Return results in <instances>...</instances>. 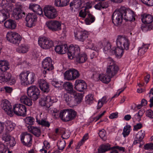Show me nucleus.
<instances>
[{
	"instance_id": "obj_48",
	"label": "nucleus",
	"mask_w": 153,
	"mask_h": 153,
	"mask_svg": "<svg viewBox=\"0 0 153 153\" xmlns=\"http://www.w3.org/2000/svg\"><path fill=\"white\" fill-rule=\"evenodd\" d=\"M131 130V129L130 125H126L123 128L122 132V134L123 136L125 137L128 136Z\"/></svg>"
},
{
	"instance_id": "obj_24",
	"label": "nucleus",
	"mask_w": 153,
	"mask_h": 153,
	"mask_svg": "<svg viewBox=\"0 0 153 153\" xmlns=\"http://www.w3.org/2000/svg\"><path fill=\"white\" fill-rule=\"evenodd\" d=\"M68 49V47L66 45L56 46L54 48L55 51L59 54H64L66 53Z\"/></svg>"
},
{
	"instance_id": "obj_44",
	"label": "nucleus",
	"mask_w": 153,
	"mask_h": 153,
	"mask_svg": "<svg viewBox=\"0 0 153 153\" xmlns=\"http://www.w3.org/2000/svg\"><path fill=\"white\" fill-rule=\"evenodd\" d=\"M82 4L81 0H74L70 3V6L72 9H77L80 8Z\"/></svg>"
},
{
	"instance_id": "obj_57",
	"label": "nucleus",
	"mask_w": 153,
	"mask_h": 153,
	"mask_svg": "<svg viewBox=\"0 0 153 153\" xmlns=\"http://www.w3.org/2000/svg\"><path fill=\"white\" fill-rule=\"evenodd\" d=\"M106 112L105 111H104L102 112H101L99 113L98 115L95 117H91L90 118L91 121L96 122L100 118H101L105 114Z\"/></svg>"
},
{
	"instance_id": "obj_64",
	"label": "nucleus",
	"mask_w": 153,
	"mask_h": 153,
	"mask_svg": "<svg viewBox=\"0 0 153 153\" xmlns=\"http://www.w3.org/2000/svg\"><path fill=\"white\" fill-rule=\"evenodd\" d=\"M149 96L150 98V101L151 102L150 107H152L153 105V87L150 89L149 93Z\"/></svg>"
},
{
	"instance_id": "obj_55",
	"label": "nucleus",
	"mask_w": 153,
	"mask_h": 153,
	"mask_svg": "<svg viewBox=\"0 0 153 153\" xmlns=\"http://www.w3.org/2000/svg\"><path fill=\"white\" fill-rule=\"evenodd\" d=\"M107 102L106 97H103L99 100L98 102L97 108L99 109L101 108L103 105L106 103Z\"/></svg>"
},
{
	"instance_id": "obj_1",
	"label": "nucleus",
	"mask_w": 153,
	"mask_h": 153,
	"mask_svg": "<svg viewBox=\"0 0 153 153\" xmlns=\"http://www.w3.org/2000/svg\"><path fill=\"white\" fill-rule=\"evenodd\" d=\"M136 16V14L133 10L122 7L114 12L112 17V22L115 25H119L121 24L123 19L126 21H134Z\"/></svg>"
},
{
	"instance_id": "obj_14",
	"label": "nucleus",
	"mask_w": 153,
	"mask_h": 153,
	"mask_svg": "<svg viewBox=\"0 0 153 153\" xmlns=\"http://www.w3.org/2000/svg\"><path fill=\"white\" fill-rule=\"evenodd\" d=\"M1 106L5 112L10 117L13 116V111L10 102L7 100L4 99L1 101Z\"/></svg>"
},
{
	"instance_id": "obj_60",
	"label": "nucleus",
	"mask_w": 153,
	"mask_h": 153,
	"mask_svg": "<svg viewBox=\"0 0 153 153\" xmlns=\"http://www.w3.org/2000/svg\"><path fill=\"white\" fill-rule=\"evenodd\" d=\"M87 42L86 48L95 51L97 50V48L94 47V45L93 43H92L91 40L90 39L88 40Z\"/></svg>"
},
{
	"instance_id": "obj_12",
	"label": "nucleus",
	"mask_w": 153,
	"mask_h": 153,
	"mask_svg": "<svg viewBox=\"0 0 153 153\" xmlns=\"http://www.w3.org/2000/svg\"><path fill=\"white\" fill-rule=\"evenodd\" d=\"M37 20V16L33 13H29L26 16L25 20L26 26L31 27L35 26Z\"/></svg>"
},
{
	"instance_id": "obj_20",
	"label": "nucleus",
	"mask_w": 153,
	"mask_h": 153,
	"mask_svg": "<svg viewBox=\"0 0 153 153\" xmlns=\"http://www.w3.org/2000/svg\"><path fill=\"white\" fill-rule=\"evenodd\" d=\"M29 8L38 15L42 16H43L42 9L39 5L37 4L31 3L29 4Z\"/></svg>"
},
{
	"instance_id": "obj_23",
	"label": "nucleus",
	"mask_w": 153,
	"mask_h": 153,
	"mask_svg": "<svg viewBox=\"0 0 153 153\" xmlns=\"http://www.w3.org/2000/svg\"><path fill=\"white\" fill-rule=\"evenodd\" d=\"M124 50L123 48L118 46L117 48L113 47L112 48V51H110V55H115L117 58H120L123 54Z\"/></svg>"
},
{
	"instance_id": "obj_5",
	"label": "nucleus",
	"mask_w": 153,
	"mask_h": 153,
	"mask_svg": "<svg viewBox=\"0 0 153 153\" xmlns=\"http://www.w3.org/2000/svg\"><path fill=\"white\" fill-rule=\"evenodd\" d=\"M12 110L13 113L18 116H25L27 114V108L24 105L16 103L13 106Z\"/></svg>"
},
{
	"instance_id": "obj_45",
	"label": "nucleus",
	"mask_w": 153,
	"mask_h": 153,
	"mask_svg": "<svg viewBox=\"0 0 153 153\" xmlns=\"http://www.w3.org/2000/svg\"><path fill=\"white\" fill-rule=\"evenodd\" d=\"M48 100V96L44 97L41 98L39 101V104L42 106L49 108L50 106L49 101Z\"/></svg>"
},
{
	"instance_id": "obj_41",
	"label": "nucleus",
	"mask_w": 153,
	"mask_h": 153,
	"mask_svg": "<svg viewBox=\"0 0 153 153\" xmlns=\"http://www.w3.org/2000/svg\"><path fill=\"white\" fill-rule=\"evenodd\" d=\"M28 72L29 73L27 76L28 80H27L26 85L33 84L36 79V75L35 73L29 71Z\"/></svg>"
},
{
	"instance_id": "obj_63",
	"label": "nucleus",
	"mask_w": 153,
	"mask_h": 153,
	"mask_svg": "<svg viewBox=\"0 0 153 153\" xmlns=\"http://www.w3.org/2000/svg\"><path fill=\"white\" fill-rule=\"evenodd\" d=\"M88 138L89 136L88 134H85L83 136L82 139L79 142L78 144V146H80L82 145L83 143L88 139Z\"/></svg>"
},
{
	"instance_id": "obj_32",
	"label": "nucleus",
	"mask_w": 153,
	"mask_h": 153,
	"mask_svg": "<svg viewBox=\"0 0 153 153\" xmlns=\"http://www.w3.org/2000/svg\"><path fill=\"white\" fill-rule=\"evenodd\" d=\"M20 101L21 103L28 106L32 105L33 104L32 100L25 95H23L21 97Z\"/></svg>"
},
{
	"instance_id": "obj_17",
	"label": "nucleus",
	"mask_w": 153,
	"mask_h": 153,
	"mask_svg": "<svg viewBox=\"0 0 153 153\" xmlns=\"http://www.w3.org/2000/svg\"><path fill=\"white\" fill-rule=\"evenodd\" d=\"M75 39L80 41L83 42L89 34L86 31L76 30L74 32Z\"/></svg>"
},
{
	"instance_id": "obj_29",
	"label": "nucleus",
	"mask_w": 153,
	"mask_h": 153,
	"mask_svg": "<svg viewBox=\"0 0 153 153\" xmlns=\"http://www.w3.org/2000/svg\"><path fill=\"white\" fill-rule=\"evenodd\" d=\"M111 76L107 74H100L99 76V78L100 80L103 83L105 84H108L111 80Z\"/></svg>"
},
{
	"instance_id": "obj_9",
	"label": "nucleus",
	"mask_w": 153,
	"mask_h": 153,
	"mask_svg": "<svg viewBox=\"0 0 153 153\" xmlns=\"http://www.w3.org/2000/svg\"><path fill=\"white\" fill-rule=\"evenodd\" d=\"M6 38L9 42L13 44L20 42L22 39L21 36L18 33L11 31L7 33Z\"/></svg>"
},
{
	"instance_id": "obj_10",
	"label": "nucleus",
	"mask_w": 153,
	"mask_h": 153,
	"mask_svg": "<svg viewBox=\"0 0 153 153\" xmlns=\"http://www.w3.org/2000/svg\"><path fill=\"white\" fill-rule=\"evenodd\" d=\"M42 66L45 70L43 72L44 74H46L48 71H51L54 69L52 59L50 57H47L43 60Z\"/></svg>"
},
{
	"instance_id": "obj_58",
	"label": "nucleus",
	"mask_w": 153,
	"mask_h": 153,
	"mask_svg": "<svg viewBox=\"0 0 153 153\" xmlns=\"http://www.w3.org/2000/svg\"><path fill=\"white\" fill-rule=\"evenodd\" d=\"M111 44L109 43H107L103 48V51L105 53L110 54V51H112V48H111Z\"/></svg>"
},
{
	"instance_id": "obj_47",
	"label": "nucleus",
	"mask_w": 153,
	"mask_h": 153,
	"mask_svg": "<svg viewBox=\"0 0 153 153\" xmlns=\"http://www.w3.org/2000/svg\"><path fill=\"white\" fill-rule=\"evenodd\" d=\"M59 117L61 120L63 121H68L66 109H63L60 111Z\"/></svg>"
},
{
	"instance_id": "obj_25",
	"label": "nucleus",
	"mask_w": 153,
	"mask_h": 153,
	"mask_svg": "<svg viewBox=\"0 0 153 153\" xmlns=\"http://www.w3.org/2000/svg\"><path fill=\"white\" fill-rule=\"evenodd\" d=\"M29 71L25 70L21 73L19 75L21 82L23 85H26L28 80L27 76L29 74Z\"/></svg>"
},
{
	"instance_id": "obj_13",
	"label": "nucleus",
	"mask_w": 153,
	"mask_h": 153,
	"mask_svg": "<svg viewBox=\"0 0 153 153\" xmlns=\"http://www.w3.org/2000/svg\"><path fill=\"white\" fill-rule=\"evenodd\" d=\"M80 49L79 46L77 45H71L68 47L67 54L69 59H72L79 53Z\"/></svg>"
},
{
	"instance_id": "obj_49",
	"label": "nucleus",
	"mask_w": 153,
	"mask_h": 153,
	"mask_svg": "<svg viewBox=\"0 0 153 153\" xmlns=\"http://www.w3.org/2000/svg\"><path fill=\"white\" fill-rule=\"evenodd\" d=\"M149 46L147 45H143L138 48V54L140 56H143L147 51Z\"/></svg>"
},
{
	"instance_id": "obj_28",
	"label": "nucleus",
	"mask_w": 153,
	"mask_h": 153,
	"mask_svg": "<svg viewBox=\"0 0 153 153\" xmlns=\"http://www.w3.org/2000/svg\"><path fill=\"white\" fill-rule=\"evenodd\" d=\"M145 135V131L141 130L139 131L136 135L134 141V144H136L141 142L143 138Z\"/></svg>"
},
{
	"instance_id": "obj_3",
	"label": "nucleus",
	"mask_w": 153,
	"mask_h": 153,
	"mask_svg": "<svg viewBox=\"0 0 153 153\" xmlns=\"http://www.w3.org/2000/svg\"><path fill=\"white\" fill-rule=\"evenodd\" d=\"M43 12L45 16L48 19H54L58 16L56 9L51 5H46L43 8Z\"/></svg>"
},
{
	"instance_id": "obj_59",
	"label": "nucleus",
	"mask_w": 153,
	"mask_h": 153,
	"mask_svg": "<svg viewBox=\"0 0 153 153\" xmlns=\"http://www.w3.org/2000/svg\"><path fill=\"white\" fill-rule=\"evenodd\" d=\"M66 142L64 140L59 141L57 143V145L59 150H62L65 146Z\"/></svg>"
},
{
	"instance_id": "obj_40",
	"label": "nucleus",
	"mask_w": 153,
	"mask_h": 153,
	"mask_svg": "<svg viewBox=\"0 0 153 153\" xmlns=\"http://www.w3.org/2000/svg\"><path fill=\"white\" fill-rule=\"evenodd\" d=\"M28 131L36 137H39L41 134L40 129L37 127L29 126L28 127Z\"/></svg>"
},
{
	"instance_id": "obj_56",
	"label": "nucleus",
	"mask_w": 153,
	"mask_h": 153,
	"mask_svg": "<svg viewBox=\"0 0 153 153\" xmlns=\"http://www.w3.org/2000/svg\"><path fill=\"white\" fill-rule=\"evenodd\" d=\"M150 77V75L149 74H147L144 78L145 82H144L142 81H141L138 84V86L139 87H141L142 86H144L146 85V84H147L149 82Z\"/></svg>"
},
{
	"instance_id": "obj_21",
	"label": "nucleus",
	"mask_w": 153,
	"mask_h": 153,
	"mask_svg": "<svg viewBox=\"0 0 153 153\" xmlns=\"http://www.w3.org/2000/svg\"><path fill=\"white\" fill-rule=\"evenodd\" d=\"M0 7H1L3 9L6 11H9L11 13L13 8V5L10 4L7 0H0Z\"/></svg>"
},
{
	"instance_id": "obj_22",
	"label": "nucleus",
	"mask_w": 153,
	"mask_h": 153,
	"mask_svg": "<svg viewBox=\"0 0 153 153\" xmlns=\"http://www.w3.org/2000/svg\"><path fill=\"white\" fill-rule=\"evenodd\" d=\"M12 10V15L16 19L21 18L25 16V13L20 8H16L14 9L13 7Z\"/></svg>"
},
{
	"instance_id": "obj_50",
	"label": "nucleus",
	"mask_w": 153,
	"mask_h": 153,
	"mask_svg": "<svg viewBox=\"0 0 153 153\" xmlns=\"http://www.w3.org/2000/svg\"><path fill=\"white\" fill-rule=\"evenodd\" d=\"M108 6V4L107 2L99 3L96 4L94 8L97 10H101L102 9L107 8Z\"/></svg>"
},
{
	"instance_id": "obj_52",
	"label": "nucleus",
	"mask_w": 153,
	"mask_h": 153,
	"mask_svg": "<svg viewBox=\"0 0 153 153\" xmlns=\"http://www.w3.org/2000/svg\"><path fill=\"white\" fill-rule=\"evenodd\" d=\"M36 122L39 124L48 127L50 126V123L46 119H42L41 120H39L38 115L36 117Z\"/></svg>"
},
{
	"instance_id": "obj_51",
	"label": "nucleus",
	"mask_w": 153,
	"mask_h": 153,
	"mask_svg": "<svg viewBox=\"0 0 153 153\" xmlns=\"http://www.w3.org/2000/svg\"><path fill=\"white\" fill-rule=\"evenodd\" d=\"M72 95L75 99V100L77 103H79L82 100L83 96L80 93H77L76 91Z\"/></svg>"
},
{
	"instance_id": "obj_35",
	"label": "nucleus",
	"mask_w": 153,
	"mask_h": 153,
	"mask_svg": "<svg viewBox=\"0 0 153 153\" xmlns=\"http://www.w3.org/2000/svg\"><path fill=\"white\" fill-rule=\"evenodd\" d=\"M71 95H72L69 93L65 94L64 95V98L67 104L71 107L74 106L75 104L74 103L73 98Z\"/></svg>"
},
{
	"instance_id": "obj_18",
	"label": "nucleus",
	"mask_w": 153,
	"mask_h": 153,
	"mask_svg": "<svg viewBox=\"0 0 153 153\" xmlns=\"http://www.w3.org/2000/svg\"><path fill=\"white\" fill-rule=\"evenodd\" d=\"M2 139L9 147L13 146L16 143L15 138L7 134H4Z\"/></svg>"
},
{
	"instance_id": "obj_16",
	"label": "nucleus",
	"mask_w": 153,
	"mask_h": 153,
	"mask_svg": "<svg viewBox=\"0 0 153 153\" xmlns=\"http://www.w3.org/2000/svg\"><path fill=\"white\" fill-rule=\"evenodd\" d=\"M38 86L43 93H47L50 90L49 83L45 79H40L38 80Z\"/></svg>"
},
{
	"instance_id": "obj_8",
	"label": "nucleus",
	"mask_w": 153,
	"mask_h": 153,
	"mask_svg": "<svg viewBox=\"0 0 153 153\" xmlns=\"http://www.w3.org/2000/svg\"><path fill=\"white\" fill-rule=\"evenodd\" d=\"M79 76V72L76 70L71 68L66 71L64 73L65 79L72 81L77 78Z\"/></svg>"
},
{
	"instance_id": "obj_36",
	"label": "nucleus",
	"mask_w": 153,
	"mask_h": 153,
	"mask_svg": "<svg viewBox=\"0 0 153 153\" xmlns=\"http://www.w3.org/2000/svg\"><path fill=\"white\" fill-rule=\"evenodd\" d=\"M10 13L4 10H0V23L3 22L10 17Z\"/></svg>"
},
{
	"instance_id": "obj_39",
	"label": "nucleus",
	"mask_w": 153,
	"mask_h": 153,
	"mask_svg": "<svg viewBox=\"0 0 153 153\" xmlns=\"http://www.w3.org/2000/svg\"><path fill=\"white\" fill-rule=\"evenodd\" d=\"M10 68L9 64L6 60L0 61V70L2 71H5L8 70Z\"/></svg>"
},
{
	"instance_id": "obj_11",
	"label": "nucleus",
	"mask_w": 153,
	"mask_h": 153,
	"mask_svg": "<svg viewBox=\"0 0 153 153\" xmlns=\"http://www.w3.org/2000/svg\"><path fill=\"white\" fill-rule=\"evenodd\" d=\"M86 15H87V17L85 19V23L86 24L89 25L94 22L95 19L94 16L86 11L85 9L84 8L81 10L79 13V16L82 18H84Z\"/></svg>"
},
{
	"instance_id": "obj_53",
	"label": "nucleus",
	"mask_w": 153,
	"mask_h": 153,
	"mask_svg": "<svg viewBox=\"0 0 153 153\" xmlns=\"http://www.w3.org/2000/svg\"><path fill=\"white\" fill-rule=\"evenodd\" d=\"M7 82L10 85H13L16 82V79L15 77L12 76L10 74H7Z\"/></svg>"
},
{
	"instance_id": "obj_62",
	"label": "nucleus",
	"mask_w": 153,
	"mask_h": 153,
	"mask_svg": "<svg viewBox=\"0 0 153 153\" xmlns=\"http://www.w3.org/2000/svg\"><path fill=\"white\" fill-rule=\"evenodd\" d=\"M93 96L92 94H88L87 95L85 98V101H86L87 103L90 104L91 103L93 100Z\"/></svg>"
},
{
	"instance_id": "obj_31",
	"label": "nucleus",
	"mask_w": 153,
	"mask_h": 153,
	"mask_svg": "<svg viewBox=\"0 0 153 153\" xmlns=\"http://www.w3.org/2000/svg\"><path fill=\"white\" fill-rule=\"evenodd\" d=\"M75 56L76 62L79 63H83L87 59V55L84 53H79Z\"/></svg>"
},
{
	"instance_id": "obj_27",
	"label": "nucleus",
	"mask_w": 153,
	"mask_h": 153,
	"mask_svg": "<svg viewBox=\"0 0 153 153\" xmlns=\"http://www.w3.org/2000/svg\"><path fill=\"white\" fill-rule=\"evenodd\" d=\"M16 22L10 19L6 21L4 23V27L8 29H14L16 28Z\"/></svg>"
},
{
	"instance_id": "obj_54",
	"label": "nucleus",
	"mask_w": 153,
	"mask_h": 153,
	"mask_svg": "<svg viewBox=\"0 0 153 153\" xmlns=\"http://www.w3.org/2000/svg\"><path fill=\"white\" fill-rule=\"evenodd\" d=\"M35 120V119L31 117H27L24 119V123L26 124L29 125L33 124Z\"/></svg>"
},
{
	"instance_id": "obj_26",
	"label": "nucleus",
	"mask_w": 153,
	"mask_h": 153,
	"mask_svg": "<svg viewBox=\"0 0 153 153\" xmlns=\"http://www.w3.org/2000/svg\"><path fill=\"white\" fill-rule=\"evenodd\" d=\"M118 70V66L116 64L108 65L106 71V72L111 76H114L117 72Z\"/></svg>"
},
{
	"instance_id": "obj_61",
	"label": "nucleus",
	"mask_w": 153,
	"mask_h": 153,
	"mask_svg": "<svg viewBox=\"0 0 153 153\" xmlns=\"http://www.w3.org/2000/svg\"><path fill=\"white\" fill-rule=\"evenodd\" d=\"M52 84L55 88H58L60 87L62 85V83L61 82H58L55 79H53L52 81Z\"/></svg>"
},
{
	"instance_id": "obj_38",
	"label": "nucleus",
	"mask_w": 153,
	"mask_h": 153,
	"mask_svg": "<svg viewBox=\"0 0 153 153\" xmlns=\"http://www.w3.org/2000/svg\"><path fill=\"white\" fill-rule=\"evenodd\" d=\"M29 47L25 44H22L19 45L16 49L17 52L20 53H25L28 51Z\"/></svg>"
},
{
	"instance_id": "obj_4",
	"label": "nucleus",
	"mask_w": 153,
	"mask_h": 153,
	"mask_svg": "<svg viewBox=\"0 0 153 153\" xmlns=\"http://www.w3.org/2000/svg\"><path fill=\"white\" fill-rule=\"evenodd\" d=\"M130 44V41L127 37L121 35L117 37L116 40L117 46L127 50L129 48Z\"/></svg>"
},
{
	"instance_id": "obj_6",
	"label": "nucleus",
	"mask_w": 153,
	"mask_h": 153,
	"mask_svg": "<svg viewBox=\"0 0 153 153\" xmlns=\"http://www.w3.org/2000/svg\"><path fill=\"white\" fill-rule=\"evenodd\" d=\"M62 22L57 20H51L46 23L47 27L52 31H57L62 29Z\"/></svg>"
},
{
	"instance_id": "obj_2",
	"label": "nucleus",
	"mask_w": 153,
	"mask_h": 153,
	"mask_svg": "<svg viewBox=\"0 0 153 153\" xmlns=\"http://www.w3.org/2000/svg\"><path fill=\"white\" fill-rule=\"evenodd\" d=\"M38 43L42 48L45 50L49 49L54 46L53 41L45 37L39 38L38 39Z\"/></svg>"
},
{
	"instance_id": "obj_46",
	"label": "nucleus",
	"mask_w": 153,
	"mask_h": 153,
	"mask_svg": "<svg viewBox=\"0 0 153 153\" xmlns=\"http://www.w3.org/2000/svg\"><path fill=\"white\" fill-rule=\"evenodd\" d=\"M111 149L110 145L108 143L103 144L101 145L98 149V153H102Z\"/></svg>"
},
{
	"instance_id": "obj_15",
	"label": "nucleus",
	"mask_w": 153,
	"mask_h": 153,
	"mask_svg": "<svg viewBox=\"0 0 153 153\" xmlns=\"http://www.w3.org/2000/svg\"><path fill=\"white\" fill-rule=\"evenodd\" d=\"M22 143L26 146L30 147L32 144V137L31 135L27 132H24L20 135Z\"/></svg>"
},
{
	"instance_id": "obj_37",
	"label": "nucleus",
	"mask_w": 153,
	"mask_h": 153,
	"mask_svg": "<svg viewBox=\"0 0 153 153\" xmlns=\"http://www.w3.org/2000/svg\"><path fill=\"white\" fill-rule=\"evenodd\" d=\"M144 113V111L143 110L141 109L139 110L132 117L133 121L134 122H140Z\"/></svg>"
},
{
	"instance_id": "obj_30",
	"label": "nucleus",
	"mask_w": 153,
	"mask_h": 153,
	"mask_svg": "<svg viewBox=\"0 0 153 153\" xmlns=\"http://www.w3.org/2000/svg\"><path fill=\"white\" fill-rule=\"evenodd\" d=\"M142 22L145 24L151 23L153 21V17L150 15L144 14L141 16Z\"/></svg>"
},
{
	"instance_id": "obj_33",
	"label": "nucleus",
	"mask_w": 153,
	"mask_h": 153,
	"mask_svg": "<svg viewBox=\"0 0 153 153\" xmlns=\"http://www.w3.org/2000/svg\"><path fill=\"white\" fill-rule=\"evenodd\" d=\"M4 123L5 130L7 131L10 132L13 131L16 126V124L10 121L7 120Z\"/></svg>"
},
{
	"instance_id": "obj_34",
	"label": "nucleus",
	"mask_w": 153,
	"mask_h": 153,
	"mask_svg": "<svg viewBox=\"0 0 153 153\" xmlns=\"http://www.w3.org/2000/svg\"><path fill=\"white\" fill-rule=\"evenodd\" d=\"M63 86L65 90L68 93L72 94H74L75 91L73 90V85L71 83L68 82H65L63 84Z\"/></svg>"
},
{
	"instance_id": "obj_7",
	"label": "nucleus",
	"mask_w": 153,
	"mask_h": 153,
	"mask_svg": "<svg viewBox=\"0 0 153 153\" xmlns=\"http://www.w3.org/2000/svg\"><path fill=\"white\" fill-rule=\"evenodd\" d=\"M27 94L29 97L35 101L39 98L40 91L37 86L35 85H32L27 88Z\"/></svg>"
},
{
	"instance_id": "obj_43",
	"label": "nucleus",
	"mask_w": 153,
	"mask_h": 153,
	"mask_svg": "<svg viewBox=\"0 0 153 153\" xmlns=\"http://www.w3.org/2000/svg\"><path fill=\"white\" fill-rule=\"evenodd\" d=\"M66 110L68 121L74 119L76 115V111L71 109H66Z\"/></svg>"
},
{
	"instance_id": "obj_19",
	"label": "nucleus",
	"mask_w": 153,
	"mask_h": 153,
	"mask_svg": "<svg viewBox=\"0 0 153 153\" xmlns=\"http://www.w3.org/2000/svg\"><path fill=\"white\" fill-rule=\"evenodd\" d=\"M74 85L75 88L79 91H82L86 88V83L82 79H76Z\"/></svg>"
},
{
	"instance_id": "obj_42",
	"label": "nucleus",
	"mask_w": 153,
	"mask_h": 153,
	"mask_svg": "<svg viewBox=\"0 0 153 153\" xmlns=\"http://www.w3.org/2000/svg\"><path fill=\"white\" fill-rule=\"evenodd\" d=\"M70 0H55L54 5L58 7H63L68 5Z\"/></svg>"
}]
</instances>
